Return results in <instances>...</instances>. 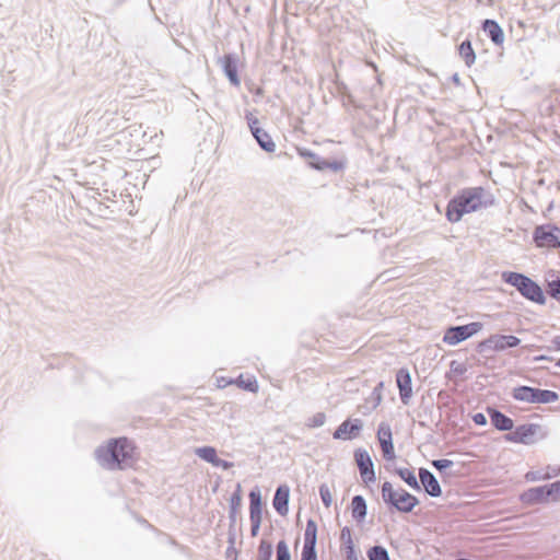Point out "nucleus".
<instances>
[{
  "instance_id": "f257e3e1",
  "label": "nucleus",
  "mask_w": 560,
  "mask_h": 560,
  "mask_svg": "<svg viewBox=\"0 0 560 560\" xmlns=\"http://www.w3.org/2000/svg\"><path fill=\"white\" fill-rule=\"evenodd\" d=\"M494 201V196L481 186L464 188L448 201L446 218L452 223L458 222L464 214L488 208Z\"/></svg>"
},
{
  "instance_id": "f03ea898",
  "label": "nucleus",
  "mask_w": 560,
  "mask_h": 560,
  "mask_svg": "<svg viewBox=\"0 0 560 560\" xmlns=\"http://www.w3.org/2000/svg\"><path fill=\"white\" fill-rule=\"evenodd\" d=\"M382 500L389 513L409 514L420 504L417 495L402 487L394 488L390 481H384L381 486Z\"/></svg>"
},
{
  "instance_id": "7ed1b4c3",
  "label": "nucleus",
  "mask_w": 560,
  "mask_h": 560,
  "mask_svg": "<svg viewBox=\"0 0 560 560\" xmlns=\"http://www.w3.org/2000/svg\"><path fill=\"white\" fill-rule=\"evenodd\" d=\"M502 280L514 287L526 300L544 305L546 296L541 287L524 273L515 271H504L501 275Z\"/></svg>"
},
{
  "instance_id": "20e7f679",
  "label": "nucleus",
  "mask_w": 560,
  "mask_h": 560,
  "mask_svg": "<svg viewBox=\"0 0 560 560\" xmlns=\"http://www.w3.org/2000/svg\"><path fill=\"white\" fill-rule=\"evenodd\" d=\"M512 397L527 404H551L559 399V394L550 389L522 385L513 388Z\"/></svg>"
},
{
  "instance_id": "39448f33",
  "label": "nucleus",
  "mask_w": 560,
  "mask_h": 560,
  "mask_svg": "<svg viewBox=\"0 0 560 560\" xmlns=\"http://www.w3.org/2000/svg\"><path fill=\"white\" fill-rule=\"evenodd\" d=\"M432 467L440 474L442 482L448 483L453 479L466 476L470 470V464L442 457L431 460Z\"/></svg>"
},
{
  "instance_id": "423d86ee",
  "label": "nucleus",
  "mask_w": 560,
  "mask_h": 560,
  "mask_svg": "<svg viewBox=\"0 0 560 560\" xmlns=\"http://www.w3.org/2000/svg\"><path fill=\"white\" fill-rule=\"evenodd\" d=\"M547 435L546 429L538 423H525L509 432L505 438L514 443L534 444Z\"/></svg>"
},
{
  "instance_id": "0eeeda50",
  "label": "nucleus",
  "mask_w": 560,
  "mask_h": 560,
  "mask_svg": "<svg viewBox=\"0 0 560 560\" xmlns=\"http://www.w3.org/2000/svg\"><path fill=\"white\" fill-rule=\"evenodd\" d=\"M521 343V339L513 335L494 334L477 345L478 353L488 351H504L509 348H515Z\"/></svg>"
},
{
  "instance_id": "6e6552de",
  "label": "nucleus",
  "mask_w": 560,
  "mask_h": 560,
  "mask_svg": "<svg viewBox=\"0 0 560 560\" xmlns=\"http://www.w3.org/2000/svg\"><path fill=\"white\" fill-rule=\"evenodd\" d=\"M518 500L525 508L552 503L548 483L525 489L518 494Z\"/></svg>"
},
{
  "instance_id": "1a4fd4ad",
  "label": "nucleus",
  "mask_w": 560,
  "mask_h": 560,
  "mask_svg": "<svg viewBox=\"0 0 560 560\" xmlns=\"http://www.w3.org/2000/svg\"><path fill=\"white\" fill-rule=\"evenodd\" d=\"M481 328L482 324L479 322H472L459 326H451L445 330L443 341L450 346H455L478 334Z\"/></svg>"
},
{
  "instance_id": "9d476101",
  "label": "nucleus",
  "mask_w": 560,
  "mask_h": 560,
  "mask_svg": "<svg viewBox=\"0 0 560 560\" xmlns=\"http://www.w3.org/2000/svg\"><path fill=\"white\" fill-rule=\"evenodd\" d=\"M136 446L126 436L109 439L105 444L96 447L94 455H132Z\"/></svg>"
},
{
  "instance_id": "9b49d317",
  "label": "nucleus",
  "mask_w": 560,
  "mask_h": 560,
  "mask_svg": "<svg viewBox=\"0 0 560 560\" xmlns=\"http://www.w3.org/2000/svg\"><path fill=\"white\" fill-rule=\"evenodd\" d=\"M416 492H424L430 498H440L443 494L442 487L435 475L425 467L418 469V487Z\"/></svg>"
},
{
  "instance_id": "f8f14e48",
  "label": "nucleus",
  "mask_w": 560,
  "mask_h": 560,
  "mask_svg": "<svg viewBox=\"0 0 560 560\" xmlns=\"http://www.w3.org/2000/svg\"><path fill=\"white\" fill-rule=\"evenodd\" d=\"M246 120L250 132L259 147L268 153L275 152L276 143L272 141L271 137L259 127L258 118L255 117L252 113H247Z\"/></svg>"
},
{
  "instance_id": "ddd939ff",
  "label": "nucleus",
  "mask_w": 560,
  "mask_h": 560,
  "mask_svg": "<svg viewBox=\"0 0 560 560\" xmlns=\"http://www.w3.org/2000/svg\"><path fill=\"white\" fill-rule=\"evenodd\" d=\"M386 459L385 468L398 476L410 489L415 491L418 487V477L415 474V469L410 467L396 466V459L398 457H383Z\"/></svg>"
},
{
  "instance_id": "4468645a",
  "label": "nucleus",
  "mask_w": 560,
  "mask_h": 560,
  "mask_svg": "<svg viewBox=\"0 0 560 560\" xmlns=\"http://www.w3.org/2000/svg\"><path fill=\"white\" fill-rule=\"evenodd\" d=\"M100 467L116 471L133 468L140 457H95Z\"/></svg>"
},
{
  "instance_id": "2eb2a0df",
  "label": "nucleus",
  "mask_w": 560,
  "mask_h": 560,
  "mask_svg": "<svg viewBox=\"0 0 560 560\" xmlns=\"http://www.w3.org/2000/svg\"><path fill=\"white\" fill-rule=\"evenodd\" d=\"M363 428L361 419H347L334 432V439L352 440L359 436Z\"/></svg>"
},
{
  "instance_id": "dca6fc26",
  "label": "nucleus",
  "mask_w": 560,
  "mask_h": 560,
  "mask_svg": "<svg viewBox=\"0 0 560 560\" xmlns=\"http://www.w3.org/2000/svg\"><path fill=\"white\" fill-rule=\"evenodd\" d=\"M396 384L399 389L400 400L404 405H408L412 396L411 375L408 369L401 368L396 373Z\"/></svg>"
},
{
  "instance_id": "f3484780",
  "label": "nucleus",
  "mask_w": 560,
  "mask_h": 560,
  "mask_svg": "<svg viewBox=\"0 0 560 560\" xmlns=\"http://www.w3.org/2000/svg\"><path fill=\"white\" fill-rule=\"evenodd\" d=\"M248 499L249 520L262 521L264 511L266 510V502L262 499L261 490L258 486H255L250 489Z\"/></svg>"
},
{
  "instance_id": "a211bd4d",
  "label": "nucleus",
  "mask_w": 560,
  "mask_h": 560,
  "mask_svg": "<svg viewBox=\"0 0 560 560\" xmlns=\"http://www.w3.org/2000/svg\"><path fill=\"white\" fill-rule=\"evenodd\" d=\"M229 502V526L236 527L237 516L243 506V490L240 482L236 483L234 491L228 499Z\"/></svg>"
},
{
  "instance_id": "6ab92c4d",
  "label": "nucleus",
  "mask_w": 560,
  "mask_h": 560,
  "mask_svg": "<svg viewBox=\"0 0 560 560\" xmlns=\"http://www.w3.org/2000/svg\"><path fill=\"white\" fill-rule=\"evenodd\" d=\"M290 487L287 483H280L275 491L272 506L280 516H287L289 513Z\"/></svg>"
},
{
  "instance_id": "aec40b11",
  "label": "nucleus",
  "mask_w": 560,
  "mask_h": 560,
  "mask_svg": "<svg viewBox=\"0 0 560 560\" xmlns=\"http://www.w3.org/2000/svg\"><path fill=\"white\" fill-rule=\"evenodd\" d=\"M219 63L230 83L234 86H240L241 81L237 73L238 57L235 54H225L219 59Z\"/></svg>"
},
{
  "instance_id": "412c9836",
  "label": "nucleus",
  "mask_w": 560,
  "mask_h": 560,
  "mask_svg": "<svg viewBox=\"0 0 560 560\" xmlns=\"http://www.w3.org/2000/svg\"><path fill=\"white\" fill-rule=\"evenodd\" d=\"M376 435L382 450V455H395L390 425L386 422H381L378 424Z\"/></svg>"
},
{
  "instance_id": "4be33fe9",
  "label": "nucleus",
  "mask_w": 560,
  "mask_h": 560,
  "mask_svg": "<svg viewBox=\"0 0 560 560\" xmlns=\"http://www.w3.org/2000/svg\"><path fill=\"white\" fill-rule=\"evenodd\" d=\"M358 469L360 471L361 480L365 485L374 483L376 480V474L374 468L373 457H354Z\"/></svg>"
},
{
  "instance_id": "5701e85b",
  "label": "nucleus",
  "mask_w": 560,
  "mask_h": 560,
  "mask_svg": "<svg viewBox=\"0 0 560 560\" xmlns=\"http://www.w3.org/2000/svg\"><path fill=\"white\" fill-rule=\"evenodd\" d=\"M351 516L358 524H362L365 521L368 514L366 500L361 494H355L351 499L350 503Z\"/></svg>"
},
{
  "instance_id": "b1692460",
  "label": "nucleus",
  "mask_w": 560,
  "mask_h": 560,
  "mask_svg": "<svg viewBox=\"0 0 560 560\" xmlns=\"http://www.w3.org/2000/svg\"><path fill=\"white\" fill-rule=\"evenodd\" d=\"M558 476H560V466L548 465L545 469L528 470L525 474V480L528 482H535L540 480H549Z\"/></svg>"
},
{
  "instance_id": "393cba45",
  "label": "nucleus",
  "mask_w": 560,
  "mask_h": 560,
  "mask_svg": "<svg viewBox=\"0 0 560 560\" xmlns=\"http://www.w3.org/2000/svg\"><path fill=\"white\" fill-rule=\"evenodd\" d=\"M482 30L494 45L501 46L503 44L504 32L497 21L486 19L482 22Z\"/></svg>"
},
{
  "instance_id": "a878e982",
  "label": "nucleus",
  "mask_w": 560,
  "mask_h": 560,
  "mask_svg": "<svg viewBox=\"0 0 560 560\" xmlns=\"http://www.w3.org/2000/svg\"><path fill=\"white\" fill-rule=\"evenodd\" d=\"M553 230L558 229L553 228L552 230H548L544 225L537 226L534 231V240L537 246L549 245L556 247V243L559 242V238L557 235H555Z\"/></svg>"
},
{
  "instance_id": "bb28decb",
  "label": "nucleus",
  "mask_w": 560,
  "mask_h": 560,
  "mask_svg": "<svg viewBox=\"0 0 560 560\" xmlns=\"http://www.w3.org/2000/svg\"><path fill=\"white\" fill-rule=\"evenodd\" d=\"M488 412L490 421L495 429L500 431H513L514 422L510 417L494 408H489Z\"/></svg>"
},
{
  "instance_id": "cd10ccee",
  "label": "nucleus",
  "mask_w": 560,
  "mask_h": 560,
  "mask_svg": "<svg viewBox=\"0 0 560 560\" xmlns=\"http://www.w3.org/2000/svg\"><path fill=\"white\" fill-rule=\"evenodd\" d=\"M310 166L317 170V171H325L330 170L334 173L341 172L347 166V160H336V161H328V160H318L317 162H311Z\"/></svg>"
},
{
  "instance_id": "c85d7f7f",
  "label": "nucleus",
  "mask_w": 560,
  "mask_h": 560,
  "mask_svg": "<svg viewBox=\"0 0 560 560\" xmlns=\"http://www.w3.org/2000/svg\"><path fill=\"white\" fill-rule=\"evenodd\" d=\"M317 534H318V525H317L316 521L312 517L307 518L306 527H305V532H304L303 546L316 547Z\"/></svg>"
},
{
  "instance_id": "c756f323",
  "label": "nucleus",
  "mask_w": 560,
  "mask_h": 560,
  "mask_svg": "<svg viewBox=\"0 0 560 560\" xmlns=\"http://www.w3.org/2000/svg\"><path fill=\"white\" fill-rule=\"evenodd\" d=\"M458 54L467 67H471L475 63L476 54L469 39H465L460 43Z\"/></svg>"
},
{
  "instance_id": "7c9ffc66",
  "label": "nucleus",
  "mask_w": 560,
  "mask_h": 560,
  "mask_svg": "<svg viewBox=\"0 0 560 560\" xmlns=\"http://www.w3.org/2000/svg\"><path fill=\"white\" fill-rule=\"evenodd\" d=\"M545 291L550 298L560 303V278L552 276L551 279H546Z\"/></svg>"
},
{
  "instance_id": "2f4dec72",
  "label": "nucleus",
  "mask_w": 560,
  "mask_h": 560,
  "mask_svg": "<svg viewBox=\"0 0 560 560\" xmlns=\"http://www.w3.org/2000/svg\"><path fill=\"white\" fill-rule=\"evenodd\" d=\"M366 556L369 560H392L388 550L381 544L371 546L366 550Z\"/></svg>"
},
{
  "instance_id": "473e14b6",
  "label": "nucleus",
  "mask_w": 560,
  "mask_h": 560,
  "mask_svg": "<svg viewBox=\"0 0 560 560\" xmlns=\"http://www.w3.org/2000/svg\"><path fill=\"white\" fill-rule=\"evenodd\" d=\"M273 555L272 542L261 538L257 550V560H271Z\"/></svg>"
},
{
  "instance_id": "72a5a7b5",
  "label": "nucleus",
  "mask_w": 560,
  "mask_h": 560,
  "mask_svg": "<svg viewBox=\"0 0 560 560\" xmlns=\"http://www.w3.org/2000/svg\"><path fill=\"white\" fill-rule=\"evenodd\" d=\"M340 550L345 553L346 560H359V550L354 540L340 544Z\"/></svg>"
},
{
  "instance_id": "f704fd0d",
  "label": "nucleus",
  "mask_w": 560,
  "mask_h": 560,
  "mask_svg": "<svg viewBox=\"0 0 560 560\" xmlns=\"http://www.w3.org/2000/svg\"><path fill=\"white\" fill-rule=\"evenodd\" d=\"M276 560H291V552L284 539L279 540L276 546Z\"/></svg>"
},
{
  "instance_id": "c9c22d12",
  "label": "nucleus",
  "mask_w": 560,
  "mask_h": 560,
  "mask_svg": "<svg viewBox=\"0 0 560 560\" xmlns=\"http://www.w3.org/2000/svg\"><path fill=\"white\" fill-rule=\"evenodd\" d=\"M318 493L325 508H330L332 504V495L327 483H320Z\"/></svg>"
},
{
  "instance_id": "e433bc0d",
  "label": "nucleus",
  "mask_w": 560,
  "mask_h": 560,
  "mask_svg": "<svg viewBox=\"0 0 560 560\" xmlns=\"http://www.w3.org/2000/svg\"><path fill=\"white\" fill-rule=\"evenodd\" d=\"M207 463H210L214 467H221L225 470L232 468L234 466V463L230 460H225L222 457H200Z\"/></svg>"
},
{
  "instance_id": "4c0bfd02",
  "label": "nucleus",
  "mask_w": 560,
  "mask_h": 560,
  "mask_svg": "<svg viewBox=\"0 0 560 560\" xmlns=\"http://www.w3.org/2000/svg\"><path fill=\"white\" fill-rule=\"evenodd\" d=\"M300 560H318L316 547L303 546Z\"/></svg>"
},
{
  "instance_id": "58836bf2",
  "label": "nucleus",
  "mask_w": 560,
  "mask_h": 560,
  "mask_svg": "<svg viewBox=\"0 0 560 560\" xmlns=\"http://www.w3.org/2000/svg\"><path fill=\"white\" fill-rule=\"evenodd\" d=\"M552 503L560 502V479L548 483Z\"/></svg>"
},
{
  "instance_id": "ea45409f",
  "label": "nucleus",
  "mask_w": 560,
  "mask_h": 560,
  "mask_svg": "<svg viewBox=\"0 0 560 560\" xmlns=\"http://www.w3.org/2000/svg\"><path fill=\"white\" fill-rule=\"evenodd\" d=\"M238 385L243 389H246V390H249L253 393L258 390V384L255 378L243 380L242 377H240Z\"/></svg>"
},
{
  "instance_id": "a19ab883",
  "label": "nucleus",
  "mask_w": 560,
  "mask_h": 560,
  "mask_svg": "<svg viewBox=\"0 0 560 560\" xmlns=\"http://www.w3.org/2000/svg\"><path fill=\"white\" fill-rule=\"evenodd\" d=\"M339 539H340V544H345V542H348V541H352L353 540V537H352V528L348 525L343 526L341 529H340V536H339Z\"/></svg>"
},
{
  "instance_id": "79ce46f5",
  "label": "nucleus",
  "mask_w": 560,
  "mask_h": 560,
  "mask_svg": "<svg viewBox=\"0 0 560 560\" xmlns=\"http://www.w3.org/2000/svg\"><path fill=\"white\" fill-rule=\"evenodd\" d=\"M383 397H382V394H380L378 392H373L371 393L370 397L366 399L368 404L371 405V408L372 409H375L382 401Z\"/></svg>"
},
{
  "instance_id": "37998d69",
  "label": "nucleus",
  "mask_w": 560,
  "mask_h": 560,
  "mask_svg": "<svg viewBox=\"0 0 560 560\" xmlns=\"http://www.w3.org/2000/svg\"><path fill=\"white\" fill-rule=\"evenodd\" d=\"M326 421V415L324 412H317L311 420L312 427H322Z\"/></svg>"
},
{
  "instance_id": "c03bdc74",
  "label": "nucleus",
  "mask_w": 560,
  "mask_h": 560,
  "mask_svg": "<svg viewBox=\"0 0 560 560\" xmlns=\"http://www.w3.org/2000/svg\"><path fill=\"white\" fill-rule=\"evenodd\" d=\"M194 455H217L215 448L212 446L196 447Z\"/></svg>"
},
{
  "instance_id": "a18cd8bd",
  "label": "nucleus",
  "mask_w": 560,
  "mask_h": 560,
  "mask_svg": "<svg viewBox=\"0 0 560 560\" xmlns=\"http://www.w3.org/2000/svg\"><path fill=\"white\" fill-rule=\"evenodd\" d=\"M300 155L303 156V158H306V159H310V162H317L318 160H323L319 155H317L316 153L310 151V150H300Z\"/></svg>"
},
{
  "instance_id": "49530a36",
  "label": "nucleus",
  "mask_w": 560,
  "mask_h": 560,
  "mask_svg": "<svg viewBox=\"0 0 560 560\" xmlns=\"http://www.w3.org/2000/svg\"><path fill=\"white\" fill-rule=\"evenodd\" d=\"M250 521V536L257 537L261 527L262 521L249 520Z\"/></svg>"
},
{
  "instance_id": "de8ad7c7",
  "label": "nucleus",
  "mask_w": 560,
  "mask_h": 560,
  "mask_svg": "<svg viewBox=\"0 0 560 560\" xmlns=\"http://www.w3.org/2000/svg\"><path fill=\"white\" fill-rule=\"evenodd\" d=\"M236 542V527H230L228 530V547H235Z\"/></svg>"
},
{
  "instance_id": "09e8293b",
  "label": "nucleus",
  "mask_w": 560,
  "mask_h": 560,
  "mask_svg": "<svg viewBox=\"0 0 560 560\" xmlns=\"http://www.w3.org/2000/svg\"><path fill=\"white\" fill-rule=\"evenodd\" d=\"M472 420L474 422L477 424V425H485L487 424V417L481 413V412H477L472 416Z\"/></svg>"
},
{
  "instance_id": "8fccbe9b",
  "label": "nucleus",
  "mask_w": 560,
  "mask_h": 560,
  "mask_svg": "<svg viewBox=\"0 0 560 560\" xmlns=\"http://www.w3.org/2000/svg\"><path fill=\"white\" fill-rule=\"evenodd\" d=\"M238 551L235 547H228L225 551V558L228 560H237Z\"/></svg>"
},
{
  "instance_id": "3c124183",
  "label": "nucleus",
  "mask_w": 560,
  "mask_h": 560,
  "mask_svg": "<svg viewBox=\"0 0 560 560\" xmlns=\"http://www.w3.org/2000/svg\"><path fill=\"white\" fill-rule=\"evenodd\" d=\"M553 359L551 357L541 354L535 358V361H552Z\"/></svg>"
},
{
  "instance_id": "603ef678",
  "label": "nucleus",
  "mask_w": 560,
  "mask_h": 560,
  "mask_svg": "<svg viewBox=\"0 0 560 560\" xmlns=\"http://www.w3.org/2000/svg\"><path fill=\"white\" fill-rule=\"evenodd\" d=\"M552 343H553L556 350H560V336H556L552 339Z\"/></svg>"
},
{
  "instance_id": "864d4df0",
  "label": "nucleus",
  "mask_w": 560,
  "mask_h": 560,
  "mask_svg": "<svg viewBox=\"0 0 560 560\" xmlns=\"http://www.w3.org/2000/svg\"><path fill=\"white\" fill-rule=\"evenodd\" d=\"M452 81L456 84V85H460V78L457 73H454L452 75Z\"/></svg>"
},
{
  "instance_id": "5fc2aeb1",
  "label": "nucleus",
  "mask_w": 560,
  "mask_h": 560,
  "mask_svg": "<svg viewBox=\"0 0 560 560\" xmlns=\"http://www.w3.org/2000/svg\"><path fill=\"white\" fill-rule=\"evenodd\" d=\"M384 387V382H380L374 388H373V392H378L380 394H382V389Z\"/></svg>"
},
{
  "instance_id": "6e6d98bb",
  "label": "nucleus",
  "mask_w": 560,
  "mask_h": 560,
  "mask_svg": "<svg viewBox=\"0 0 560 560\" xmlns=\"http://www.w3.org/2000/svg\"><path fill=\"white\" fill-rule=\"evenodd\" d=\"M353 455L359 456V455H369V454L365 450L358 448L354 451Z\"/></svg>"
},
{
  "instance_id": "4d7b16f0",
  "label": "nucleus",
  "mask_w": 560,
  "mask_h": 560,
  "mask_svg": "<svg viewBox=\"0 0 560 560\" xmlns=\"http://www.w3.org/2000/svg\"><path fill=\"white\" fill-rule=\"evenodd\" d=\"M218 487H219L218 482L214 486H212L213 492H215L218 490Z\"/></svg>"
},
{
  "instance_id": "13d9d810",
  "label": "nucleus",
  "mask_w": 560,
  "mask_h": 560,
  "mask_svg": "<svg viewBox=\"0 0 560 560\" xmlns=\"http://www.w3.org/2000/svg\"><path fill=\"white\" fill-rule=\"evenodd\" d=\"M455 371L459 372V373H463L465 371V369L457 368Z\"/></svg>"
},
{
  "instance_id": "bf43d9fd",
  "label": "nucleus",
  "mask_w": 560,
  "mask_h": 560,
  "mask_svg": "<svg viewBox=\"0 0 560 560\" xmlns=\"http://www.w3.org/2000/svg\"><path fill=\"white\" fill-rule=\"evenodd\" d=\"M455 371L459 372V373H463L465 371V369L457 368Z\"/></svg>"
},
{
  "instance_id": "052dcab7",
  "label": "nucleus",
  "mask_w": 560,
  "mask_h": 560,
  "mask_svg": "<svg viewBox=\"0 0 560 560\" xmlns=\"http://www.w3.org/2000/svg\"><path fill=\"white\" fill-rule=\"evenodd\" d=\"M455 560H472V559H470V558H457Z\"/></svg>"
},
{
  "instance_id": "680f3d73",
  "label": "nucleus",
  "mask_w": 560,
  "mask_h": 560,
  "mask_svg": "<svg viewBox=\"0 0 560 560\" xmlns=\"http://www.w3.org/2000/svg\"><path fill=\"white\" fill-rule=\"evenodd\" d=\"M556 248H560V240L558 243H556Z\"/></svg>"
},
{
  "instance_id": "e2e57ef3",
  "label": "nucleus",
  "mask_w": 560,
  "mask_h": 560,
  "mask_svg": "<svg viewBox=\"0 0 560 560\" xmlns=\"http://www.w3.org/2000/svg\"><path fill=\"white\" fill-rule=\"evenodd\" d=\"M556 365L560 368V359L556 362Z\"/></svg>"
}]
</instances>
